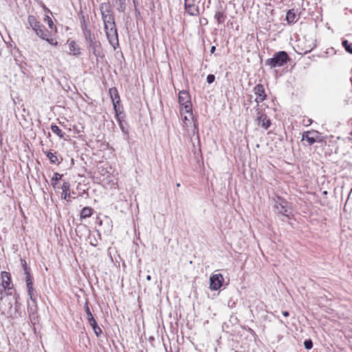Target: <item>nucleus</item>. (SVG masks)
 I'll return each mask as SVG.
<instances>
[{
	"mask_svg": "<svg viewBox=\"0 0 352 352\" xmlns=\"http://www.w3.org/2000/svg\"><path fill=\"white\" fill-rule=\"evenodd\" d=\"M100 9L107 39L109 43L116 49V46L119 45V42L114 16L110 13L109 6L107 3H102L100 6Z\"/></svg>",
	"mask_w": 352,
	"mask_h": 352,
	"instance_id": "nucleus-1",
	"label": "nucleus"
},
{
	"mask_svg": "<svg viewBox=\"0 0 352 352\" xmlns=\"http://www.w3.org/2000/svg\"><path fill=\"white\" fill-rule=\"evenodd\" d=\"M290 60V58L287 53L285 51H280L275 53L272 58H267L265 65L270 69L282 67Z\"/></svg>",
	"mask_w": 352,
	"mask_h": 352,
	"instance_id": "nucleus-2",
	"label": "nucleus"
},
{
	"mask_svg": "<svg viewBox=\"0 0 352 352\" xmlns=\"http://www.w3.org/2000/svg\"><path fill=\"white\" fill-rule=\"evenodd\" d=\"M28 23L35 34L40 38H47V36L50 35V31L34 16L30 15L28 18Z\"/></svg>",
	"mask_w": 352,
	"mask_h": 352,
	"instance_id": "nucleus-3",
	"label": "nucleus"
},
{
	"mask_svg": "<svg viewBox=\"0 0 352 352\" xmlns=\"http://www.w3.org/2000/svg\"><path fill=\"white\" fill-rule=\"evenodd\" d=\"M83 34L89 52L93 53L96 57H98L100 54L98 47L100 46V43L96 39L94 35L91 34L89 30L83 28Z\"/></svg>",
	"mask_w": 352,
	"mask_h": 352,
	"instance_id": "nucleus-4",
	"label": "nucleus"
},
{
	"mask_svg": "<svg viewBox=\"0 0 352 352\" xmlns=\"http://www.w3.org/2000/svg\"><path fill=\"white\" fill-rule=\"evenodd\" d=\"M178 99L180 104L181 116H183L184 113H189V117L192 118V104L189 94L186 91H180Z\"/></svg>",
	"mask_w": 352,
	"mask_h": 352,
	"instance_id": "nucleus-5",
	"label": "nucleus"
},
{
	"mask_svg": "<svg viewBox=\"0 0 352 352\" xmlns=\"http://www.w3.org/2000/svg\"><path fill=\"white\" fill-rule=\"evenodd\" d=\"M274 208L278 214L289 217L292 214L291 204L280 197L274 200Z\"/></svg>",
	"mask_w": 352,
	"mask_h": 352,
	"instance_id": "nucleus-6",
	"label": "nucleus"
},
{
	"mask_svg": "<svg viewBox=\"0 0 352 352\" xmlns=\"http://www.w3.org/2000/svg\"><path fill=\"white\" fill-rule=\"evenodd\" d=\"M319 133L316 131H305L302 135V140H306L309 145L314 144L316 142H319Z\"/></svg>",
	"mask_w": 352,
	"mask_h": 352,
	"instance_id": "nucleus-7",
	"label": "nucleus"
},
{
	"mask_svg": "<svg viewBox=\"0 0 352 352\" xmlns=\"http://www.w3.org/2000/svg\"><path fill=\"white\" fill-rule=\"evenodd\" d=\"M1 287L2 288L0 290V299L1 300L3 296V294L6 292V289H8V292L11 289L10 287H9L10 285V274L8 272H1Z\"/></svg>",
	"mask_w": 352,
	"mask_h": 352,
	"instance_id": "nucleus-8",
	"label": "nucleus"
},
{
	"mask_svg": "<svg viewBox=\"0 0 352 352\" xmlns=\"http://www.w3.org/2000/svg\"><path fill=\"white\" fill-rule=\"evenodd\" d=\"M223 277L221 274H215L210 276V288L212 290L219 289L223 285Z\"/></svg>",
	"mask_w": 352,
	"mask_h": 352,
	"instance_id": "nucleus-9",
	"label": "nucleus"
},
{
	"mask_svg": "<svg viewBox=\"0 0 352 352\" xmlns=\"http://www.w3.org/2000/svg\"><path fill=\"white\" fill-rule=\"evenodd\" d=\"M256 121L265 130H267L271 126V120L266 114L258 111L256 115Z\"/></svg>",
	"mask_w": 352,
	"mask_h": 352,
	"instance_id": "nucleus-10",
	"label": "nucleus"
},
{
	"mask_svg": "<svg viewBox=\"0 0 352 352\" xmlns=\"http://www.w3.org/2000/svg\"><path fill=\"white\" fill-rule=\"evenodd\" d=\"M254 92L256 96L255 101L257 104L262 102L266 98L264 86L262 84L256 85L254 88Z\"/></svg>",
	"mask_w": 352,
	"mask_h": 352,
	"instance_id": "nucleus-11",
	"label": "nucleus"
},
{
	"mask_svg": "<svg viewBox=\"0 0 352 352\" xmlns=\"http://www.w3.org/2000/svg\"><path fill=\"white\" fill-rule=\"evenodd\" d=\"M185 9L186 12L192 16H196L199 14L198 6L195 4L190 3L188 0L185 1Z\"/></svg>",
	"mask_w": 352,
	"mask_h": 352,
	"instance_id": "nucleus-12",
	"label": "nucleus"
},
{
	"mask_svg": "<svg viewBox=\"0 0 352 352\" xmlns=\"http://www.w3.org/2000/svg\"><path fill=\"white\" fill-rule=\"evenodd\" d=\"M214 18L217 21L218 24H222L223 23H224L227 19L225 10H217L214 13Z\"/></svg>",
	"mask_w": 352,
	"mask_h": 352,
	"instance_id": "nucleus-13",
	"label": "nucleus"
},
{
	"mask_svg": "<svg viewBox=\"0 0 352 352\" xmlns=\"http://www.w3.org/2000/svg\"><path fill=\"white\" fill-rule=\"evenodd\" d=\"M62 198L69 201V199L71 197L70 194V184L69 182H63L62 185Z\"/></svg>",
	"mask_w": 352,
	"mask_h": 352,
	"instance_id": "nucleus-14",
	"label": "nucleus"
},
{
	"mask_svg": "<svg viewBox=\"0 0 352 352\" xmlns=\"http://www.w3.org/2000/svg\"><path fill=\"white\" fill-rule=\"evenodd\" d=\"M285 19L288 24H294L298 21L296 13L294 9L287 11Z\"/></svg>",
	"mask_w": 352,
	"mask_h": 352,
	"instance_id": "nucleus-15",
	"label": "nucleus"
},
{
	"mask_svg": "<svg viewBox=\"0 0 352 352\" xmlns=\"http://www.w3.org/2000/svg\"><path fill=\"white\" fill-rule=\"evenodd\" d=\"M69 54L73 56H78L80 54V49L74 41L69 43Z\"/></svg>",
	"mask_w": 352,
	"mask_h": 352,
	"instance_id": "nucleus-16",
	"label": "nucleus"
},
{
	"mask_svg": "<svg viewBox=\"0 0 352 352\" xmlns=\"http://www.w3.org/2000/svg\"><path fill=\"white\" fill-rule=\"evenodd\" d=\"M89 324L92 327L96 336L99 337L102 334V331L101 328L98 325L96 320L95 319L91 320L89 322Z\"/></svg>",
	"mask_w": 352,
	"mask_h": 352,
	"instance_id": "nucleus-17",
	"label": "nucleus"
},
{
	"mask_svg": "<svg viewBox=\"0 0 352 352\" xmlns=\"http://www.w3.org/2000/svg\"><path fill=\"white\" fill-rule=\"evenodd\" d=\"M109 94L111 95L112 101L113 102L114 108L116 109V100L118 99V101L116 102L117 103L119 102V100H120V97H119L118 91L116 88H111L109 89Z\"/></svg>",
	"mask_w": 352,
	"mask_h": 352,
	"instance_id": "nucleus-18",
	"label": "nucleus"
},
{
	"mask_svg": "<svg viewBox=\"0 0 352 352\" xmlns=\"http://www.w3.org/2000/svg\"><path fill=\"white\" fill-rule=\"evenodd\" d=\"M113 6L116 8V9L120 11H124L125 8V3L124 0H112Z\"/></svg>",
	"mask_w": 352,
	"mask_h": 352,
	"instance_id": "nucleus-19",
	"label": "nucleus"
},
{
	"mask_svg": "<svg viewBox=\"0 0 352 352\" xmlns=\"http://www.w3.org/2000/svg\"><path fill=\"white\" fill-rule=\"evenodd\" d=\"M43 21L47 23L48 27L50 29L51 32H52V31H54V32H56V25H54V23L50 16H49L48 15H45L43 19Z\"/></svg>",
	"mask_w": 352,
	"mask_h": 352,
	"instance_id": "nucleus-20",
	"label": "nucleus"
},
{
	"mask_svg": "<svg viewBox=\"0 0 352 352\" xmlns=\"http://www.w3.org/2000/svg\"><path fill=\"white\" fill-rule=\"evenodd\" d=\"M63 175H60L58 173H55L54 174L53 177L52 178L51 184L54 188H56L58 182L62 179Z\"/></svg>",
	"mask_w": 352,
	"mask_h": 352,
	"instance_id": "nucleus-21",
	"label": "nucleus"
},
{
	"mask_svg": "<svg viewBox=\"0 0 352 352\" xmlns=\"http://www.w3.org/2000/svg\"><path fill=\"white\" fill-rule=\"evenodd\" d=\"M92 208L89 207H85L82 209L80 212L81 218L85 219L91 217L92 214Z\"/></svg>",
	"mask_w": 352,
	"mask_h": 352,
	"instance_id": "nucleus-22",
	"label": "nucleus"
},
{
	"mask_svg": "<svg viewBox=\"0 0 352 352\" xmlns=\"http://www.w3.org/2000/svg\"><path fill=\"white\" fill-rule=\"evenodd\" d=\"M51 130L53 133H54L55 134H56L59 138H64V135H65V133H63L61 129H60V128L55 125V124H52L51 126Z\"/></svg>",
	"mask_w": 352,
	"mask_h": 352,
	"instance_id": "nucleus-23",
	"label": "nucleus"
},
{
	"mask_svg": "<svg viewBox=\"0 0 352 352\" xmlns=\"http://www.w3.org/2000/svg\"><path fill=\"white\" fill-rule=\"evenodd\" d=\"M47 157L52 164L58 163V157L56 155V153H52L50 151L45 152Z\"/></svg>",
	"mask_w": 352,
	"mask_h": 352,
	"instance_id": "nucleus-24",
	"label": "nucleus"
},
{
	"mask_svg": "<svg viewBox=\"0 0 352 352\" xmlns=\"http://www.w3.org/2000/svg\"><path fill=\"white\" fill-rule=\"evenodd\" d=\"M85 312H86V314L87 315L88 322H89L91 320H94V318L93 317V316L91 314V312L90 311V309L89 307L88 302H86V303L85 305Z\"/></svg>",
	"mask_w": 352,
	"mask_h": 352,
	"instance_id": "nucleus-25",
	"label": "nucleus"
},
{
	"mask_svg": "<svg viewBox=\"0 0 352 352\" xmlns=\"http://www.w3.org/2000/svg\"><path fill=\"white\" fill-rule=\"evenodd\" d=\"M23 267H24L25 273L26 274V283L28 284V282H32V280L31 279V276L29 272V269L26 266L25 261H24Z\"/></svg>",
	"mask_w": 352,
	"mask_h": 352,
	"instance_id": "nucleus-26",
	"label": "nucleus"
},
{
	"mask_svg": "<svg viewBox=\"0 0 352 352\" xmlns=\"http://www.w3.org/2000/svg\"><path fill=\"white\" fill-rule=\"evenodd\" d=\"M182 116L183 117L184 123L185 126H188V122H189L190 120H192L193 117L192 116V118H190L189 117V113H184L183 114V116Z\"/></svg>",
	"mask_w": 352,
	"mask_h": 352,
	"instance_id": "nucleus-27",
	"label": "nucleus"
},
{
	"mask_svg": "<svg viewBox=\"0 0 352 352\" xmlns=\"http://www.w3.org/2000/svg\"><path fill=\"white\" fill-rule=\"evenodd\" d=\"M304 346H305V349H311L313 346V342H312L311 340H310V339L306 340L304 342Z\"/></svg>",
	"mask_w": 352,
	"mask_h": 352,
	"instance_id": "nucleus-28",
	"label": "nucleus"
},
{
	"mask_svg": "<svg viewBox=\"0 0 352 352\" xmlns=\"http://www.w3.org/2000/svg\"><path fill=\"white\" fill-rule=\"evenodd\" d=\"M43 39L45 40L46 41H47L51 45H58V42L56 41V40L54 39V38H50L49 36H47V38H43Z\"/></svg>",
	"mask_w": 352,
	"mask_h": 352,
	"instance_id": "nucleus-29",
	"label": "nucleus"
},
{
	"mask_svg": "<svg viewBox=\"0 0 352 352\" xmlns=\"http://www.w3.org/2000/svg\"><path fill=\"white\" fill-rule=\"evenodd\" d=\"M215 80V76L213 74H209L207 76V82L209 84L212 83Z\"/></svg>",
	"mask_w": 352,
	"mask_h": 352,
	"instance_id": "nucleus-30",
	"label": "nucleus"
},
{
	"mask_svg": "<svg viewBox=\"0 0 352 352\" xmlns=\"http://www.w3.org/2000/svg\"><path fill=\"white\" fill-rule=\"evenodd\" d=\"M28 294L30 297V299L32 300V301H35V298L33 297V294H32V292H33V287L32 286L31 287H28Z\"/></svg>",
	"mask_w": 352,
	"mask_h": 352,
	"instance_id": "nucleus-31",
	"label": "nucleus"
},
{
	"mask_svg": "<svg viewBox=\"0 0 352 352\" xmlns=\"http://www.w3.org/2000/svg\"><path fill=\"white\" fill-rule=\"evenodd\" d=\"M89 240H90V241H89L90 244H91V245H93V246H95V247H96V246L97 245V244H98V241H97L96 239L94 237V239H92L91 236H89Z\"/></svg>",
	"mask_w": 352,
	"mask_h": 352,
	"instance_id": "nucleus-32",
	"label": "nucleus"
},
{
	"mask_svg": "<svg viewBox=\"0 0 352 352\" xmlns=\"http://www.w3.org/2000/svg\"><path fill=\"white\" fill-rule=\"evenodd\" d=\"M342 46L346 50V48H347L351 43H349L348 41L344 40V41H342Z\"/></svg>",
	"mask_w": 352,
	"mask_h": 352,
	"instance_id": "nucleus-33",
	"label": "nucleus"
},
{
	"mask_svg": "<svg viewBox=\"0 0 352 352\" xmlns=\"http://www.w3.org/2000/svg\"><path fill=\"white\" fill-rule=\"evenodd\" d=\"M348 53L352 54V44H350L347 48L345 50Z\"/></svg>",
	"mask_w": 352,
	"mask_h": 352,
	"instance_id": "nucleus-34",
	"label": "nucleus"
},
{
	"mask_svg": "<svg viewBox=\"0 0 352 352\" xmlns=\"http://www.w3.org/2000/svg\"><path fill=\"white\" fill-rule=\"evenodd\" d=\"M119 122H120V127L122 131L124 133H126L122 123L121 122V121L120 120H119Z\"/></svg>",
	"mask_w": 352,
	"mask_h": 352,
	"instance_id": "nucleus-35",
	"label": "nucleus"
},
{
	"mask_svg": "<svg viewBox=\"0 0 352 352\" xmlns=\"http://www.w3.org/2000/svg\"><path fill=\"white\" fill-rule=\"evenodd\" d=\"M282 314H283V316H285V317H287L289 315V313L287 311H283Z\"/></svg>",
	"mask_w": 352,
	"mask_h": 352,
	"instance_id": "nucleus-36",
	"label": "nucleus"
},
{
	"mask_svg": "<svg viewBox=\"0 0 352 352\" xmlns=\"http://www.w3.org/2000/svg\"><path fill=\"white\" fill-rule=\"evenodd\" d=\"M215 50H216L215 46H212L211 49H210V53L213 54Z\"/></svg>",
	"mask_w": 352,
	"mask_h": 352,
	"instance_id": "nucleus-37",
	"label": "nucleus"
},
{
	"mask_svg": "<svg viewBox=\"0 0 352 352\" xmlns=\"http://www.w3.org/2000/svg\"><path fill=\"white\" fill-rule=\"evenodd\" d=\"M32 286V282H28L27 284V287H31Z\"/></svg>",
	"mask_w": 352,
	"mask_h": 352,
	"instance_id": "nucleus-38",
	"label": "nucleus"
},
{
	"mask_svg": "<svg viewBox=\"0 0 352 352\" xmlns=\"http://www.w3.org/2000/svg\"><path fill=\"white\" fill-rule=\"evenodd\" d=\"M146 280H151V276L150 275L146 276Z\"/></svg>",
	"mask_w": 352,
	"mask_h": 352,
	"instance_id": "nucleus-39",
	"label": "nucleus"
},
{
	"mask_svg": "<svg viewBox=\"0 0 352 352\" xmlns=\"http://www.w3.org/2000/svg\"><path fill=\"white\" fill-rule=\"evenodd\" d=\"M323 194H324V195H327V191H324V192H323Z\"/></svg>",
	"mask_w": 352,
	"mask_h": 352,
	"instance_id": "nucleus-40",
	"label": "nucleus"
},
{
	"mask_svg": "<svg viewBox=\"0 0 352 352\" xmlns=\"http://www.w3.org/2000/svg\"><path fill=\"white\" fill-rule=\"evenodd\" d=\"M311 50H312V48H311V49H310V50H307L305 52H311Z\"/></svg>",
	"mask_w": 352,
	"mask_h": 352,
	"instance_id": "nucleus-41",
	"label": "nucleus"
},
{
	"mask_svg": "<svg viewBox=\"0 0 352 352\" xmlns=\"http://www.w3.org/2000/svg\"><path fill=\"white\" fill-rule=\"evenodd\" d=\"M177 187H179V186H180V184H179V183H178V184H177Z\"/></svg>",
	"mask_w": 352,
	"mask_h": 352,
	"instance_id": "nucleus-42",
	"label": "nucleus"
},
{
	"mask_svg": "<svg viewBox=\"0 0 352 352\" xmlns=\"http://www.w3.org/2000/svg\"><path fill=\"white\" fill-rule=\"evenodd\" d=\"M351 134L352 135V132L351 133Z\"/></svg>",
	"mask_w": 352,
	"mask_h": 352,
	"instance_id": "nucleus-43",
	"label": "nucleus"
}]
</instances>
